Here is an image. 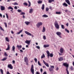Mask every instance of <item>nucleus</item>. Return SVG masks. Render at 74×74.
<instances>
[{
	"label": "nucleus",
	"instance_id": "1",
	"mask_svg": "<svg viewBox=\"0 0 74 74\" xmlns=\"http://www.w3.org/2000/svg\"><path fill=\"white\" fill-rule=\"evenodd\" d=\"M33 68H34V66H33V65L32 64L31 65L30 71L32 74H34V69H33Z\"/></svg>",
	"mask_w": 74,
	"mask_h": 74
},
{
	"label": "nucleus",
	"instance_id": "2",
	"mask_svg": "<svg viewBox=\"0 0 74 74\" xmlns=\"http://www.w3.org/2000/svg\"><path fill=\"white\" fill-rule=\"evenodd\" d=\"M47 56H48L49 57V56H50L51 57V58H52L53 57V55L52 53H50L48 51H47Z\"/></svg>",
	"mask_w": 74,
	"mask_h": 74
},
{
	"label": "nucleus",
	"instance_id": "3",
	"mask_svg": "<svg viewBox=\"0 0 74 74\" xmlns=\"http://www.w3.org/2000/svg\"><path fill=\"white\" fill-rule=\"evenodd\" d=\"M42 23L41 22H39L37 24H36V27L38 28H39L40 27V26H42Z\"/></svg>",
	"mask_w": 74,
	"mask_h": 74
},
{
	"label": "nucleus",
	"instance_id": "4",
	"mask_svg": "<svg viewBox=\"0 0 74 74\" xmlns=\"http://www.w3.org/2000/svg\"><path fill=\"white\" fill-rule=\"evenodd\" d=\"M55 25L56 29H59V25H58V23L57 21L55 22Z\"/></svg>",
	"mask_w": 74,
	"mask_h": 74
},
{
	"label": "nucleus",
	"instance_id": "5",
	"mask_svg": "<svg viewBox=\"0 0 74 74\" xmlns=\"http://www.w3.org/2000/svg\"><path fill=\"white\" fill-rule=\"evenodd\" d=\"M56 34H57V35L60 38H62V37L61 36L62 33L60 32H57L56 33Z\"/></svg>",
	"mask_w": 74,
	"mask_h": 74
},
{
	"label": "nucleus",
	"instance_id": "6",
	"mask_svg": "<svg viewBox=\"0 0 74 74\" xmlns=\"http://www.w3.org/2000/svg\"><path fill=\"white\" fill-rule=\"evenodd\" d=\"M53 69H54V66H51L50 68H49V71H52L53 70Z\"/></svg>",
	"mask_w": 74,
	"mask_h": 74
},
{
	"label": "nucleus",
	"instance_id": "7",
	"mask_svg": "<svg viewBox=\"0 0 74 74\" xmlns=\"http://www.w3.org/2000/svg\"><path fill=\"white\" fill-rule=\"evenodd\" d=\"M60 51L61 53H63L64 52V49L62 48H61L60 50Z\"/></svg>",
	"mask_w": 74,
	"mask_h": 74
},
{
	"label": "nucleus",
	"instance_id": "8",
	"mask_svg": "<svg viewBox=\"0 0 74 74\" xmlns=\"http://www.w3.org/2000/svg\"><path fill=\"white\" fill-rule=\"evenodd\" d=\"M30 42H31V40H27L26 41H25V43H26V44H27L28 45H30Z\"/></svg>",
	"mask_w": 74,
	"mask_h": 74
},
{
	"label": "nucleus",
	"instance_id": "9",
	"mask_svg": "<svg viewBox=\"0 0 74 74\" xmlns=\"http://www.w3.org/2000/svg\"><path fill=\"white\" fill-rule=\"evenodd\" d=\"M43 62L44 63V64L47 66V67H49V65L48 64L47 62H45L44 60H43Z\"/></svg>",
	"mask_w": 74,
	"mask_h": 74
},
{
	"label": "nucleus",
	"instance_id": "10",
	"mask_svg": "<svg viewBox=\"0 0 74 74\" xmlns=\"http://www.w3.org/2000/svg\"><path fill=\"white\" fill-rule=\"evenodd\" d=\"M22 46L21 45H17L16 46V48H18V50H19L20 49H21V48H22Z\"/></svg>",
	"mask_w": 74,
	"mask_h": 74
},
{
	"label": "nucleus",
	"instance_id": "11",
	"mask_svg": "<svg viewBox=\"0 0 74 74\" xmlns=\"http://www.w3.org/2000/svg\"><path fill=\"white\" fill-rule=\"evenodd\" d=\"M8 68H9L10 69H13L12 66V65L11 64H8Z\"/></svg>",
	"mask_w": 74,
	"mask_h": 74
},
{
	"label": "nucleus",
	"instance_id": "12",
	"mask_svg": "<svg viewBox=\"0 0 74 74\" xmlns=\"http://www.w3.org/2000/svg\"><path fill=\"white\" fill-rule=\"evenodd\" d=\"M25 33L26 34H27V35H28V36H32V34H30V33L28 32L27 31H25Z\"/></svg>",
	"mask_w": 74,
	"mask_h": 74
},
{
	"label": "nucleus",
	"instance_id": "13",
	"mask_svg": "<svg viewBox=\"0 0 74 74\" xmlns=\"http://www.w3.org/2000/svg\"><path fill=\"white\" fill-rule=\"evenodd\" d=\"M64 6V7H67L68 6V5L66 3V2H64L62 4Z\"/></svg>",
	"mask_w": 74,
	"mask_h": 74
},
{
	"label": "nucleus",
	"instance_id": "14",
	"mask_svg": "<svg viewBox=\"0 0 74 74\" xmlns=\"http://www.w3.org/2000/svg\"><path fill=\"white\" fill-rule=\"evenodd\" d=\"M65 1L68 5H70V2L69 0H65Z\"/></svg>",
	"mask_w": 74,
	"mask_h": 74
},
{
	"label": "nucleus",
	"instance_id": "15",
	"mask_svg": "<svg viewBox=\"0 0 74 74\" xmlns=\"http://www.w3.org/2000/svg\"><path fill=\"white\" fill-rule=\"evenodd\" d=\"M25 24H26L27 25H29V24L30 23V22L29 21H25Z\"/></svg>",
	"mask_w": 74,
	"mask_h": 74
},
{
	"label": "nucleus",
	"instance_id": "16",
	"mask_svg": "<svg viewBox=\"0 0 74 74\" xmlns=\"http://www.w3.org/2000/svg\"><path fill=\"white\" fill-rule=\"evenodd\" d=\"M49 45H45L43 46L44 48H47V47H49Z\"/></svg>",
	"mask_w": 74,
	"mask_h": 74
},
{
	"label": "nucleus",
	"instance_id": "17",
	"mask_svg": "<svg viewBox=\"0 0 74 74\" xmlns=\"http://www.w3.org/2000/svg\"><path fill=\"white\" fill-rule=\"evenodd\" d=\"M59 59V61H62L63 60V57H60L58 58Z\"/></svg>",
	"mask_w": 74,
	"mask_h": 74
},
{
	"label": "nucleus",
	"instance_id": "18",
	"mask_svg": "<svg viewBox=\"0 0 74 74\" xmlns=\"http://www.w3.org/2000/svg\"><path fill=\"white\" fill-rule=\"evenodd\" d=\"M5 9V8L3 6H1V11H3V10H4Z\"/></svg>",
	"mask_w": 74,
	"mask_h": 74
},
{
	"label": "nucleus",
	"instance_id": "19",
	"mask_svg": "<svg viewBox=\"0 0 74 74\" xmlns=\"http://www.w3.org/2000/svg\"><path fill=\"white\" fill-rule=\"evenodd\" d=\"M15 47L14 45H13L12 47V50L14 52H15Z\"/></svg>",
	"mask_w": 74,
	"mask_h": 74
},
{
	"label": "nucleus",
	"instance_id": "20",
	"mask_svg": "<svg viewBox=\"0 0 74 74\" xmlns=\"http://www.w3.org/2000/svg\"><path fill=\"white\" fill-rule=\"evenodd\" d=\"M42 17L44 18H47L48 17V16L46 15V14H44L42 16Z\"/></svg>",
	"mask_w": 74,
	"mask_h": 74
},
{
	"label": "nucleus",
	"instance_id": "21",
	"mask_svg": "<svg viewBox=\"0 0 74 74\" xmlns=\"http://www.w3.org/2000/svg\"><path fill=\"white\" fill-rule=\"evenodd\" d=\"M45 7V5H44V4H43L42 6V10H44V8Z\"/></svg>",
	"mask_w": 74,
	"mask_h": 74
},
{
	"label": "nucleus",
	"instance_id": "22",
	"mask_svg": "<svg viewBox=\"0 0 74 74\" xmlns=\"http://www.w3.org/2000/svg\"><path fill=\"white\" fill-rule=\"evenodd\" d=\"M8 8V10H13V8H12L11 6H10Z\"/></svg>",
	"mask_w": 74,
	"mask_h": 74
},
{
	"label": "nucleus",
	"instance_id": "23",
	"mask_svg": "<svg viewBox=\"0 0 74 74\" xmlns=\"http://www.w3.org/2000/svg\"><path fill=\"white\" fill-rule=\"evenodd\" d=\"M48 0L49 2V3H52V2H54V0Z\"/></svg>",
	"mask_w": 74,
	"mask_h": 74
},
{
	"label": "nucleus",
	"instance_id": "24",
	"mask_svg": "<svg viewBox=\"0 0 74 74\" xmlns=\"http://www.w3.org/2000/svg\"><path fill=\"white\" fill-rule=\"evenodd\" d=\"M7 59V58L5 57L3 58V59H2L1 60H2V61H4L6 60Z\"/></svg>",
	"mask_w": 74,
	"mask_h": 74
},
{
	"label": "nucleus",
	"instance_id": "25",
	"mask_svg": "<svg viewBox=\"0 0 74 74\" xmlns=\"http://www.w3.org/2000/svg\"><path fill=\"white\" fill-rule=\"evenodd\" d=\"M24 60L25 62H27V60H28V59L27 58V57H25L24 58Z\"/></svg>",
	"mask_w": 74,
	"mask_h": 74
},
{
	"label": "nucleus",
	"instance_id": "26",
	"mask_svg": "<svg viewBox=\"0 0 74 74\" xmlns=\"http://www.w3.org/2000/svg\"><path fill=\"white\" fill-rule=\"evenodd\" d=\"M45 55H44V54L43 53L42 55L41 56V59H43L44 58H45Z\"/></svg>",
	"mask_w": 74,
	"mask_h": 74
},
{
	"label": "nucleus",
	"instance_id": "27",
	"mask_svg": "<svg viewBox=\"0 0 74 74\" xmlns=\"http://www.w3.org/2000/svg\"><path fill=\"white\" fill-rule=\"evenodd\" d=\"M45 28L44 27H43V29L42 30V32H45Z\"/></svg>",
	"mask_w": 74,
	"mask_h": 74
},
{
	"label": "nucleus",
	"instance_id": "28",
	"mask_svg": "<svg viewBox=\"0 0 74 74\" xmlns=\"http://www.w3.org/2000/svg\"><path fill=\"white\" fill-rule=\"evenodd\" d=\"M56 14H58V15H60L61 14V12H56Z\"/></svg>",
	"mask_w": 74,
	"mask_h": 74
},
{
	"label": "nucleus",
	"instance_id": "29",
	"mask_svg": "<svg viewBox=\"0 0 74 74\" xmlns=\"http://www.w3.org/2000/svg\"><path fill=\"white\" fill-rule=\"evenodd\" d=\"M10 49V45H8L7 48L6 49V51H8Z\"/></svg>",
	"mask_w": 74,
	"mask_h": 74
},
{
	"label": "nucleus",
	"instance_id": "30",
	"mask_svg": "<svg viewBox=\"0 0 74 74\" xmlns=\"http://www.w3.org/2000/svg\"><path fill=\"white\" fill-rule=\"evenodd\" d=\"M32 12H33V9H30L29 13H32Z\"/></svg>",
	"mask_w": 74,
	"mask_h": 74
},
{
	"label": "nucleus",
	"instance_id": "31",
	"mask_svg": "<svg viewBox=\"0 0 74 74\" xmlns=\"http://www.w3.org/2000/svg\"><path fill=\"white\" fill-rule=\"evenodd\" d=\"M70 69L71 70L73 71V70H74V67H73V66H71V67H70Z\"/></svg>",
	"mask_w": 74,
	"mask_h": 74
},
{
	"label": "nucleus",
	"instance_id": "32",
	"mask_svg": "<svg viewBox=\"0 0 74 74\" xmlns=\"http://www.w3.org/2000/svg\"><path fill=\"white\" fill-rule=\"evenodd\" d=\"M22 30H21L20 32H18L17 33V34H20L21 33H22Z\"/></svg>",
	"mask_w": 74,
	"mask_h": 74
},
{
	"label": "nucleus",
	"instance_id": "33",
	"mask_svg": "<svg viewBox=\"0 0 74 74\" xmlns=\"http://www.w3.org/2000/svg\"><path fill=\"white\" fill-rule=\"evenodd\" d=\"M5 40L6 41H7V42H9V39H8V37H6L5 38Z\"/></svg>",
	"mask_w": 74,
	"mask_h": 74
},
{
	"label": "nucleus",
	"instance_id": "34",
	"mask_svg": "<svg viewBox=\"0 0 74 74\" xmlns=\"http://www.w3.org/2000/svg\"><path fill=\"white\" fill-rule=\"evenodd\" d=\"M23 4L25 5H26V6H27V5H28V4H27V3L26 2L24 3H23Z\"/></svg>",
	"mask_w": 74,
	"mask_h": 74
},
{
	"label": "nucleus",
	"instance_id": "35",
	"mask_svg": "<svg viewBox=\"0 0 74 74\" xmlns=\"http://www.w3.org/2000/svg\"><path fill=\"white\" fill-rule=\"evenodd\" d=\"M42 2L41 1H39L38 2V4H41V3H42Z\"/></svg>",
	"mask_w": 74,
	"mask_h": 74
},
{
	"label": "nucleus",
	"instance_id": "36",
	"mask_svg": "<svg viewBox=\"0 0 74 74\" xmlns=\"http://www.w3.org/2000/svg\"><path fill=\"white\" fill-rule=\"evenodd\" d=\"M28 2L29 3L28 5V7H30V5H31V3H30V2L29 1H28Z\"/></svg>",
	"mask_w": 74,
	"mask_h": 74
},
{
	"label": "nucleus",
	"instance_id": "37",
	"mask_svg": "<svg viewBox=\"0 0 74 74\" xmlns=\"http://www.w3.org/2000/svg\"><path fill=\"white\" fill-rule=\"evenodd\" d=\"M0 30H2V31H3V32L4 31V29H3V28H2V27H1V26H0Z\"/></svg>",
	"mask_w": 74,
	"mask_h": 74
},
{
	"label": "nucleus",
	"instance_id": "38",
	"mask_svg": "<svg viewBox=\"0 0 74 74\" xmlns=\"http://www.w3.org/2000/svg\"><path fill=\"white\" fill-rule=\"evenodd\" d=\"M0 71L2 74H3V69H0Z\"/></svg>",
	"mask_w": 74,
	"mask_h": 74
},
{
	"label": "nucleus",
	"instance_id": "39",
	"mask_svg": "<svg viewBox=\"0 0 74 74\" xmlns=\"http://www.w3.org/2000/svg\"><path fill=\"white\" fill-rule=\"evenodd\" d=\"M21 12V13L20 14V15H25V13L23 12Z\"/></svg>",
	"mask_w": 74,
	"mask_h": 74
},
{
	"label": "nucleus",
	"instance_id": "40",
	"mask_svg": "<svg viewBox=\"0 0 74 74\" xmlns=\"http://www.w3.org/2000/svg\"><path fill=\"white\" fill-rule=\"evenodd\" d=\"M61 27L63 29H64V25H61Z\"/></svg>",
	"mask_w": 74,
	"mask_h": 74
},
{
	"label": "nucleus",
	"instance_id": "41",
	"mask_svg": "<svg viewBox=\"0 0 74 74\" xmlns=\"http://www.w3.org/2000/svg\"><path fill=\"white\" fill-rule=\"evenodd\" d=\"M65 31H66V32L67 33H69V30H67L66 29H65Z\"/></svg>",
	"mask_w": 74,
	"mask_h": 74
},
{
	"label": "nucleus",
	"instance_id": "42",
	"mask_svg": "<svg viewBox=\"0 0 74 74\" xmlns=\"http://www.w3.org/2000/svg\"><path fill=\"white\" fill-rule=\"evenodd\" d=\"M43 38L44 39V40H46V37H45V36H44L43 37Z\"/></svg>",
	"mask_w": 74,
	"mask_h": 74
},
{
	"label": "nucleus",
	"instance_id": "43",
	"mask_svg": "<svg viewBox=\"0 0 74 74\" xmlns=\"http://www.w3.org/2000/svg\"><path fill=\"white\" fill-rule=\"evenodd\" d=\"M17 11L18 12H22V10L18 9L17 10Z\"/></svg>",
	"mask_w": 74,
	"mask_h": 74
},
{
	"label": "nucleus",
	"instance_id": "44",
	"mask_svg": "<svg viewBox=\"0 0 74 74\" xmlns=\"http://www.w3.org/2000/svg\"><path fill=\"white\" fill-rule=\"evenodd\" d=\"M36 48H37V49H40V47L39 46H36Z\"/></svg>",
	"mask_w": 74,
	"mask_h": 74
},
{
	"label": "nucleus",
	"instance_id": "45",
	"mask_svg": "<svg viewBox=\"0 0 74 74\" xmlns=\"http://www.w3.org/2000/svg\"><path fill=\"white\" fill-rule=\"evenodd\" d=\"M38 64L39 65V66H41V64H40V62L39 61L38 62Z\"/></svg>",
	"mask_w": 74,
	"mask_h": 74
},
{
	"label": "nucleus",
	"instance_id": "46",
	"mask_svg": "<svg viewBox=\"0 0 74 74\" xmlns=\"http://www.w3.org/2000/svg\"><path fill=\"white\" fill-rule=\"evenodd\" d=\"M34 60L35 62L36 63L37 62V59L36 58H35L34 59Z\"/></svg>",
	"mask_w": 74,
	"mask_h": 74
},
{
	"label": "nucleus",
	"instance_id": "47",
	"mask_svg": "<svg viewBox=\"0 0 74 74\" xmlns=\"http://www.w3.org/2000/svg\"><path fill=\"white\" fill-rule=\"evenodd\" d=\"M5 15L6 16V18L7 19H8V14H7L6 13Z\"/></svg>",
	"mask_w": 74,
	"mask_h": 74
},
{
	"label": "nucleus",
	"instance_id": "48",
	"mask_svg": "<svg viewBox=\"0 0 74 74\" xmlns=\"http://www.w3.org/2000/svg\"><path fill=\"white\" fill-rule=\"evenodd\" d=\"M13 4L14 5H18V4L16 2L14 3H13Z\"/></svg>",
	"mask_w": 74,
	"mask_h": 74
},
{
	"label": "nucleus",
	"instance_id": "49",
	"mask_svg": "<svg viewBox=\"0 0 74 74\" xmlns=\"http://www.w3.org/2000/svg\"><path fill=\"white\" fill-rule=\"evenodd\" d=\"M4 24L5 25V26L6 27H7V23H4Z\"/></svg>",
	"mask_w": 74,
	"mask_h": 74
},
{
	"label": "nucleus",
	"instance_id": "50",
	"mask_svg": "<svg viewBox=\"0 0 74 74\" xmlns=\"http://www.w3.org/2000/svg\"><path fill=\"white\" fill-rule=\"evenodd\" d=\"M46 11H49V8H47L46 9Z\"/></svg>",
	"mask_w": 74,
	"mask_h": 74
},
{
	"label": "nucleus",
	"instance_id": "51",
	"mask_svg": "<svg viewBox=\"0 0 74 74\" xmlns=\"http://www.w3.org/2000/svg\"><path fill=\"white\" fill-rule=\"evenodd\" d=\"M4 55L5 56H7V53H6L5 52L4 53Z\"/></svg>",
	"mask_w": 74,
	"mask_h": 74
},
{
	"label": "nucleus",
	"instance_id": "52",
	"mask_svg": "<svg viewBox=\"0 0 74 74\" xmlns=\"http://www.w3.org/2000/svg\"><path fill=\"white\" fill-rule=\"evenodd\" d=\"M14 8V9L16 10L18 8H17V6H15Z\"/></svg>",
	"mask_w": 74,
	"mask_h": 74
},
{
	"label": "nucleus",
	"instance_id": "53",
	"mask_svg": "<svg viewBox=\"0 0 74 74\" xmlns=\"http://www.w3.org/2000/svg\"><path fill=\"white\" fill-rule=\"evenodd\" d=\"M20 52L22 53L23 52V51L22 50H21V49H20Z\"/></svg>",
	"mask_w": 74,
	"mask_h": 74
},
{
	"label": "nucleus",
	"instance_id": "54",
	"mask_svg": "<svg viewBox=\"0 0 74 74\" xmlns=\"http://www.w3.org/2000/svg\"><path fill=\"white\" fill-rule=\"evenodd\" d=\"M64 11H65V12H68V10H64Z\"/></svg>",
	"mask_w": 74,
	"mask_h": 74
},
{
	"label": "nucleus",
	"instance_id": "55",
	"mask_svg": "<svg viewBox=\"0 0 74 74\" xmlns=\"http://www.w3.org/2000/svg\"><path fill=\"white\" fill-rule=\"evenodd\" d=\"M15 60H13L12 61V63H13V64H14V63H15Z\"/></svg>",
	"mask_w": 74,
	"mask_h": 74
},
{
	"label": "nucleus",
	"instance_id": "56",
	"mask_svg": "<svg viewBox=\"0 0 74 74\" xmlns=\"http://www.w3.org/2000/svg\"><path fill=\"white\" fill-rule=\"evenodd\" d=\"M7 74H10V72H9V71H8L7 72Z\"/></svg>",
	"mask_w": 74,
	"mask_h": 74
},
{
	"label": "nucleus",
	"instance_id": "57",
	"mask_svg": "<svg viewBox=\"0 0 74 74\" xmlns=\"http://www.w3.org/2000/svg\"><path fill=\"white\" fill-rule=\"evenodd\" d=\"M56 70H57V71H58V70H59V68H58V67L57 68Z\"/></svg>",
	"mask_w": 74,
	"mask_h": 74
},
{
	"label": "nucleus",
	"instance_id": "58",
	"mask_svg": "<svg viewBox=\"0 0 74 74\" xmlns=\"http://www.w3.org/2000/svg\"><path fill=\"white\" fill-rule=\"evenodd\" d=\"M22 49H23V50H25V48L24 47H23L22 48Z\"/></svg>",
	"mask_w": 74,
	"mask_h": 74
},
{
	"label": "nucleus",
	"instance_id": "59",
	"mask_svg": "<svg viewBox=\"0 0 74 74\" xmlns=\"http://www.w3.org/2000/svg\"><path fill=\"white\" fill-rule=\"evenodd\" d=\"M42 71H43L42 69H40V72H41V73H42Z\"/></svg>",
	"mask_w": 74,
	"mask_h": 74
},
{
	"label": "nucleus",
	"instance_id": "60",
	"mask_svg": "<svg viewBox=\"0 0 74 74\" xmlns=\"http://www.w3.org/2000/svg\"><path fill=\"white\" fill-rule=\"evenodd\" d=\"M52 7L50 6L49 9H50V10H52Z\"/></svg>",
	"mask_w": 74,
	"mask_h": 74
},
{
	"label": "nucleus",
	"instance_id": "61",
	"mask_svg": "<svg viewBox=\"0 0 74 74\" xmlns=\"http://www.w3.org/2000/svg\"><path fill=\"white\" fill-rule=\"evenodd\" d=\"M43 74H47V72L46 71L44 72Z\"/></svg>",
	"mask_w": 74,
	"mask_h": 74
},
{
	"label": "nucleus",
	"instance_id": "62",
	"mask_svg": "<svg viewBox=\"0 0 74 74\" xmlns=\"http://www.w3.org/2000/svg\"><path fill=\"white\" fill-rule=\"evenodd\" d=\"M66 26H69V23H66Z\"/></svg>",
	"mask_w": 74,
	"mask_h": 74
},
{
	"label": "nucleus",
	"instance_id": "63",
	"mask_svg": "<svg viewBox=\"0 0 74 74\" xmlns=\"http://www.w3.org/2000/svg\"><path fill=\"white\" fill-rule=\"evenodd\" d=\"M11 33L12 34H14V32L12 31H11Z\"/></svg>",
	"mask_w": 74,
	"mask_h": 74
},
{
	"label": "nucleus",
	"instance_id": "64",
	"mask_svg": "<svg viewBox=\"0 0 74 74\" xmlns=\"http://www.w3.org/2000/svg\"><path fill=\"white\" fill-rule=\"evenodd\" d=\"M23 18H25V16L24 15H23Z\"/></svg>",
	"mask_w": 74,
	"mask_h": 74
}]
</instances>
